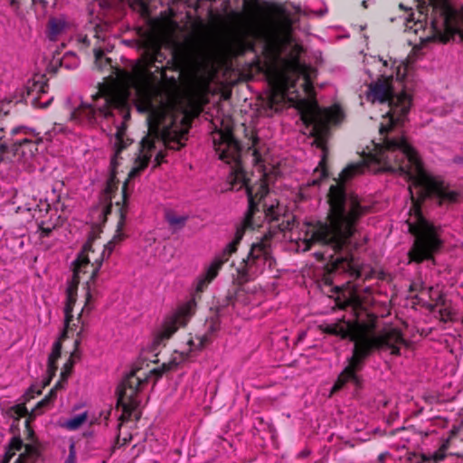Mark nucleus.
<instances>
[{"label":"nucleus","instance_id":"nucleus-61","mask_svg":"<svg viewBox=\"0 0 463 463\" xmlns=\"http://www.w3.org/2000/svg\"><path fill=\"white\" fill-rule=\"evenodd\" d=\"M198 7H199V3H198V2H196V3H195L194 9H195V10H197V9H198Z\"/></svg>","mask_w":463,"mask_h":463},{"label":"nucleus","instance_id":"nucleus-57","mask_svg":"<svg viewBox=\"0 0 463 463\" xmlns=\"http://www.w3.org/2000/svg\"><path fill=\"white\" fill-rule=\"evenodd\" d=\"M368 2H369L368 0H364V1L362 2V6H363L364 8H365V9H366V8H368Z\"/></svg>","mask_w":463,"mask_h":463},{"label":"nucleus","instance_id":"nucleus-34","mask_svg":"<svg viewBox=\"0 0 463 463\" xmlns=\"http://www.w3.org/2000/svg\"><path fill=\"white\" fill-rule=\"evenodd\" d=\"M61 348L62 345L61 340L55 341L52 345V352L49 354V360L58 361L61 354Z\"/></svg>","mask_w":463,"mask_h":463},{"label":"nucleus","instance_id":"nucleus-10","mask_svg":"<svg viewBox=\"0 0 463 463\" xmlns=\"http://www.w3.org/2000/svg\"><path fill=\"white\" fill-rule=\"evenodd\" d=\"M174 58L173 56L165 65L164 62L166 60V55L162 52L159 47L147 51L144 56L143 64L137 65L134 68V81L137 84H145L152 75V69L165 76V71L168 69V65L173 63Z\"/></svg>","mask_w":463,"mask_h":463},{"label":"nucleus","instance_id":"nucleus-41","mask_svg":"<svg viewBox=\"0 0 463 463\" xmlns=\"http://www.w3.org/2000/svg\"><path fill=\"white\" fill-rule=\"evenodd\" d=\"M259 141H260V139L258 137H254L252 138V146H254L252 156H253V161L255 164H259L260 162H261V155L259 152V150L257 148H255V146H257Z\"/></svg>","mask_w":463,"mask_h":463},{"label":"nucleus","instance_id":"nucleus-37","mask_svg":"<svg viewBox=\"0 0 463 463\" xmlns=\"http://www.w3.org/2000/svg\"><path fill=\"white\" fill-rule=\"evenodd\" d=\"M74 362L70 358L64 364L62 371L61 373V382L65 383L69 377V375L71 373L72 367H73Z\"/></svg>","mask_w":463,"mask_h":463},{"label":"nucleus","instance_id":"nucleus-42","mask_svg":"<svg viewBox=\"0 0 463 463\" xmlns=\"http://www.w3.org/2000/svg\"><path fill=\"white\" fill-rule=\"evenodd\" d=\"M23 440L21 439L20 437H13L11 439L9 447L10 449L20 450L23 448Z\"/></svg>","mask_w":463,"mask_h":463},{"label":"nucleus","instance_id":"nucleus-56","mask_svg":"<svg viewBox=\"0 0 463 463\" xmlns=\"http://www.w3.org/2000/svg\"><path fill=\"white\" fill-rule=\"evenodd\" d=\"M47 224L51 225L52 222H55V218H52V216L50 217L48 221H45Z\"/></svg>","mask_w":463,"mask_h":463},{"label":"nucleus","instance_id":"nucleus-44","mask_svg":"<svg viewBox=\"0 0 463 463\" xmlns=\"http://www.w3.org/2000/svg\"><path fill=\"white\" fill-rule=\"evenodd\" d=\"M165 156H166V154L163 150L158 151L155 157V161H156L155 167L160 165L165 161Z\"/></svg>","mask_w":463,"mask_h":463},{"label":"nucleus","instance_id":"nucleus-4","mask_svg":"<svg viewBox=\"0 0 463 463\" xmlns=\"http://www.w3.org/2000/svg\"><path fill=\"white\" fill-rule=\"evenodd\" d=\"M328 332L354 343L352 355L347 358L348 364L338 375L331 392L340 391L349 382L353 383L356 388H361L363 380L357 373L363 370L365 361L374 351L391 350V354L399 356L401 355L400 345L406 344L402 333L397 328L375 335L361 329L348 330L335 326Z\"/></svg>","mask_w":463,"mask_h":463},{"label":"nucleus","instance_id":"nucleus-60","mask_svg":"<svg viewBox=\"0 0 463 463\" xmlns=\"http://www.w3.org/2000/svg\"><path fill=\"white\" fill-rule=\"evenodd\" d=\"M380 61H383V66H387V61H383V59H380Z\"/></svg>","mask_w":463,"mask_h":463},{"label":"nucleus","instance_id":"nucleus-30","mask_svg":"<svg viewBox=\"0 0 463 463\" xmlns=\"http://www.w3.org/2000/svg\"><path fill=\"white\" fill-rule=\"evenodd\" d=\"M152 0H132L133 8L138 9V11L143 14H148L150 12V2Z\"/></svg>","mask_w":463,"mask_h":463},{"label":"nucleus","instance_id":"nucleus-16","mask_svg":"<svg viewBox=\"0 0 463 463\" xmlns=\"http://www.w3.org/2000/svg\"><path fill=\"white\" fill-rule=\"evenodd\" d=\"M70 23L66 15L50 16L46 24L45 35L51 42H56L60 36L67 32Z\"/></svg>","mask_w":463,"mask_h":463},{"label":"nucleus","instance_id":"nucleus-21","mask_svg":"<svg viewBox=\"0 0 463 463\" xmlns=\"http://www.w3.org/2000/svg\"><path fill=\"white\" fill-rule=\"evenodd\" d=\"M326 162V151L324 149L323 156L318 164V166L314 170V173H313L314 175L317 174L318 176L310 178L307 181L308 185H312V186L319 185L321 180L327 176Z\"/></svg>","mask_w":463,"mask_h":463},{"label":"nucleus","instance_id":"nucleus-3","mask_svg":"<svg viewBox=\"0 0 463 463\" xmlns=\"http://www.w3.org/2000/svg\"><path fill=\"white\" fill-rule=\"evenodd\" d=\"M364 170L362 163L350 164L339 175V182L329 190L330 212L328 222H317L310 230L309 241L329 248L332 261L330 272L324 275L326 285L332 286L331 273L352 271L353 250L359 244L354 241L359 219L368 211L361 205L357 195L346 192L345 184Z\"/></svg>","mask_w":463,"mask_h":463},{"label":"nucleus","instance_id":"nucleus-53","mask_svg":"<svg viewBox=\"0 0 463 463\" xmlns=\"http://www.w3.org/2000/svg\"><path fill=\"white\" fill-rule=\"evenodd\" d=\"M440 315L442 317H449L450 313L446 308H444L440 310Z\"/></svg>","mask_w":463,"mask_h":463},{"label":"nucleus","instance_id":"nucleus-22","mask_svg":"<svg viewBox=\"0 0 463 463\" xmlns=\"http://www.w3.org/2000/svg\"><path fill=\"white\" fill-rule=\"evenodd\" d=\"M165 219L175 231L181 230L185 226L188 216H177L173 211H166Z\"/></svg>","mask_w":463,"mask_h":463},{"label":"nucleus","instance_id":"nucleus-63","mask_svg":"<svg viewBox=\"0 0 463 463\" xmlns=\"http://www.w3.org/2000/svg\"><path fill=\"white\" fill-rule=\"evenodd\" d=\"M338 290H339V289H338V287H335V292H338Z\"/></svg>","mask_w":463,"mask_h":463},{"label":"nucleus","instance_id":"nucleus-23","mask_svg":"<svg viewBox=\"0 0 463 463\" xmlns=\"http://www.w3.org/2000/svg\"><path fill=\"white\" fill-rule=\"evenodd\" d=\"M65 218L61 215H58L55 217V222H52L51 225L47 224L45 221H41L38 224L39 230L41 231L42 237H49L52 231L63 224Z\"/></svg>","mask_w":463,"mask_h":463},{"label":"nucleus","instance_id":"nucleus-54","mask_svg":"<svg viewBox=\"0 0 463 463\" xmlns=\"http://www.w3.org/2000/svg\"><path fill=\"white\" fill-rule=\"evenodd\" d=\"M52 378H51V375H49V377L43 382V385L41 386L42 389H43L44 387H46L47 385L50 384L51 381H52Z\"/></svg>","mask_w":463,"mask_h":463},{"label":"nucleus","instance_id":"nucleus-45","mask_svg":"<svg viewBox=\"0 0 463 463\" xmlns=\"http://www.w3.org/2000/svg\"><path fill=\"white\" fill-rule=\"evenodd\" d=\"M36 460H33L31 458H27L26 455L21 454L16 459L15 463H35Z\"/></svg>","mask_w":463,"mask_h":463},{"label":"nucleus","instance_id":"nucleus-14","mask_svg":"<svg viewBox=\"0 0 463 463\" xmlns=\"http://www.w3.org/2000/svg\"><path fill=\"white\" fill-rule=\"evenodd\" d=\"M264 49L272 55H279L289 42V33H281L279 28L272 24L261 30Z\"/></svg>","mask_w":463,"mask_h":463},{"label":"nucleus","instance_id":"nucleus-33","mask_svg":"<svg viewBox=\"0 0 463 463\" xmlns=\"http://www.w3.org/2000/svg\"><path fill=\"white\" fill-rule=\"evenodd\" d=\"M43 207H44V210L46 212H48V210L50 209V204L47 203H43V202H40L39 203H33V205H30V204L26 205L25 210L28 212L33 211L34 213H33V217L35 218L36 217L35 213L43 212Z\"/></svg>","mask_w":463,"mask_h":463},{"label":"nucleus","instance_id":"nucleus-13","mask_svg":"<svg viewBox=\"0 0 463 463\" xmlns=\"http://www.w3.org/2000/svg\"><path fill=\"white\" fill-rule=\"evenodd\" d=\"M238 245L239 244H232V241H230L222 250V253L213 259L212 263L207 267L205 272L197 279V292H203L209 283L217 277L222 265L229 260L231 255L237 250Z\"/></svg>","mask_w":463,"mask_h":463},{"label":"nucleus","instance_id":"nucleus-1","mask_svg":"<svg viewBox=\"0 0 463 463\" xmlns=\"http://www.w3.org/2000/svg\"><path fill=\"white\" fill-rule=\"evenodd\" d=\"M213 147L220 160L231 166V184H241L245 186L248 201L247 210L242 220L236 225L232 244H240L247 230H256L268 222V231L260 241L251 245L246 259L237 268L236 283L242 286L254 280L265 269L275 263L270 252L269 241L279 233L291 231L297 224L296 217L287 214L284 207L278 200L268 203L265 199L269 193L268 184L260 180L254 185L249 184L247 173L244 169L241 155L243 146L230 130H219L217 137L213 138Z\"/></svg>","mask_w":463,"mask_h":463},{"label":"nucleus","instance_id":"nucleus-28","mask_svg":"<svg viewBox=\"0 0 463 463\" xmlns=\"http://www.w3.org/2000/svg\"><path fill=\"white\" fill-rule=\"evenodd\" d=\"M99 231L95 230L94 228L88 234L87 241L84 243L82 250L80 252H84L86 254L94 253L93 249V241L99 237Z\"/></svg>","mask_w":463,"mask_h":463},{"label":"nucleus","instance_id":"nucleus-49","mask_svg":"<svg viewBox=\"0 0 463 463\" xmlns=\"http://www.w3.org/2000/svg\"><path fill=\"white\" fill-rule=\"evenodd\" d=\"M14 455V453H10L9 451H7L5 456H4V459L2 461V463H9L10 459L12 458V457Z\"/></svg>","mask_w":463,"mask_h":463},{"label":"nucleus","instance_id":"nucleus-59","mask_svg":"<svg viewBox=\"0 0 463 463\" xmlns=\"http://www.w3.org/2000/svg\"><path fill=\"white\" fill-rule=\"evenodd\" d=\"M383 458H384V456L383 454L379 456V460L380 461H383Z\"/></svg>","mask_w":463,"mask_h":463},{"label":"nucleus","instance_id":"nucleus-20","mask_svg":"<svg viewBox=\"0 0 463 463\" xmlns=\"http://www.w3.org/2000/svg\"><path fill=\"white\" fill-rule=\"evenodd\" d=\"M93 261H91L90 254H86L84 252H80L77 256V259L74 260V269L72 278L69 281H76L78 285L80 284V275L85 274L89 272V268H91V271L94 267L92 265Z\"/></svg>","mask_w":463,"mask_h":463},{"label":"nucleus","instance_id":"nucleus-43","mask_svg":"<svg viewBox=\"0 0 463 463\" xmlns=\"http://www.w3.org/2000/svg\"><path fill=\"white\" fill-rule=\"evenodd\" d=\"M56 363H57V361H52V360L48 359L47 373L49 375H51V378H52L55 375L56 371L58 369Z\"/></svg>","mask_w":463,"mask_h":463},{"label":"nucleus","instance_id":"nucleus-32","mask_svg":"<svg viewBox=\"0 0 463 463\" xmlns=\"http://www.w3.org/2000/svg\"><path fill=\"white\" fill-rule=\"evenodd\" d=\"M23 454L26 455L27 458H31L33 460L36 461L41 457V451L35 445H26L25 450Z\"/></svg>","mask_w":463,"mask_h":463},{"label":"nucleus","instance_id":"nucleus-18","mask_svg":"<svg viewBox=\"0 0 463 463\" xmlns=\"http://www.w3.org/2000/svg\"><path fill=\"white\" fill-rule=\"evenodd\" d=\"M194 302H188L184 306L181 307L176 314L174 315L170 322L165 323L164 335L170 337L178 328L179 325H184L185 321L181 319L188 318L193 314Z\"/></svg>","mask_w":463,"mask_h":463},{"label":"nucleus","instance_id":"nucleus-7","mask_svg":"<svg viewBox=\"0 0 463 463\" xmlns=\"http://www.w3.org/2000/svg\"><path fill=\"white\" fill-rule=\"evenodd\" d=\"M140 370L139 363L135 364L117 389L118 404L128 417L135 416L137 420L140 418V412H136L141 403L137 394L148 383L150 377L145 373L138 375Z\"/></svg>","mask_w":463,"mask_h":463},{"label":"nucleus","instance_id":"nucleus-48","mask_svg":"<svg viewBox=\"0 0 463 463\" xmlns=\"http://www.w3.org/2000/svg\"><path fill=\"white\" fill-rule=\"evenodd\" d=\"M4 128H0V145L5 141H9L12 138V135L10 134V137H6L5 135H3Z\"/></svg>","mask_w":463,"mask_h":463},{"label":"nucleus","instance_id":"nucleus-2","mask_svg":"<svg viewBox=\"0 0 463 463\" xmlns=\"http://www.w3.org/2000/svg\"><path fill=\"white\" fill-rule=\"evenodd\" d=\"M393 75L381 74L375 81L368 85L366 99L371 103L388 102L389 111L385 117L388 124H382L380 134L384 136V158L388 169L399 173L415 188L419 189L420 199H437L439 204L458 202L459 194L450 190L444 181L426 175L422 172L420 159L415 149L407 141L404 136L388 137V132L396 125L403 123L411 107V98L405 92L395 94L392 86Z\"/></svg>","mask_w":463,"mask_h":463},{"label":"nucleus","instance_id":"nucleus-29","mask_svg":"<svg viewBox=\"0 0 463 463\" xmlns=\"http://www.w3.org/2000/svg\"><path fill=\"white\" fill-rule=\"evenodd\" d=\"M116 140H117L116 145H115L116 151H115L114 156L111 159L112 167H116V165H117L116 157H118V155L132 143L131 139H128V138L125 139L124 137H121L120 139H116Z\"/></svg>","mask_w":463,"mask_h":463},{"label":"nucleus","instance_id":"nucleus-40","mask_svg":"<svg viewBox=\"0 0 463 463\" xmlns=\"http://www.w3.org/2000/svg\"><path fill=\"white\" fill-rule=\"evenodd\" d=\"M76 462V447L75 443L71 442L69 446V455L63 463H75Z\"/></svg>","mask_w":463,"mask_h":463},{"label":"nucleus","instance_id":"nucleus-9","mask_svg":"<svg viewBox=\"0 0 463 463\" xmlns=\"http://www.w3.org/2000/svg\"><path fill=\"white\" fill-rule=\"evenodd\" d=\"M127 219V210H124V208H119V220L117 224V230L116 233L113 236V238L104 245V249L98 256L93 260V270L90 272V279L87 281V298H86V304L83 307L82 311L84 309H90V302L91 299L99 294V291L97 289V279L99 275V271L102 266V263L105 259H109L111 253L114 250L115 245L120 241H122L126 235L123 233L122 230L125 226Z\"/></svg>","mask_w":463,"mask_h":463},{"label":"nucleus","instance_id":"nucleus-50","mask_svg":"<svg viewBox=\"0 0 463 463\" xmlns=\"http://www.w3.org/2000/svg\"><path fill=\"white\" fill-rule=\"evenodd\" d=\"M452 162L457 165H463V156H455L452 158Z\"/></svg>","mask_w":463,"mask_h":463},{"label":"nucleus","instance_id":"nucleus-15","mask_svg":"<svg viewBox=\"0 0 463 463\" xmlns=\"http://www.w3.org/2000/svg\"><path fill=\"white\" fill-rule=\"evenodd\" d=\"M48 88L49 86L46 81L41 80H33L32 82L29 81L26 86V102H30L35 108H47L52 100V98L44 101H42L41 99L43 94L47 93Z\"/></svg>","mask_w":463,"mask_h":463},{"label":"nucleus","instance_id":"nucleus-26","mask_svg":"<svg viewBox=\"0 0 463 463\" xmlns=\"http://www.w3.org/2000/svg\"><path fill=\"white\" fill-rule=\"evenodd\" d=\"M78 282L68 281L66 288V304L74 306L77 300Z\"/></svg>","mask_w":463,"mask_h":463},{"label":"nucleus","instance_id":"nucleus-47","mask_svg":"<svg viewBox=\"0 0 463 463\" xmlns=\"http://www.w3.org/2000/svg\"><path fill=\"white\" fill-rule=\"evenodd\" d=\"M311 454V450L309 449H304L298 454V458H305Z\"/></svg>","mask_w":463,"mask_h":463},{"label":"nucleus","instance_id":"nucleus-46","mask_svg":"<svg viewBox=\"0 0 463 463\" xmlns=\"http://www.w3.org/2000/svg\"><path fill=\"white\" fill-rule=\"evenodd\" d=\"M64 326L66 328L70 327V323L73 320L72 313L64 314Z\"/></svg>","mask_w":463,"mask_h":463},{"label":"nucleus","instance_id":"nucleus-52","mask_svg":"<svg viewBox=\"0 0 463 463\" xmlns=\"http://www.w3.org/2000/svg\"><path fill=\"white\" fill-rule=\"evenodd\" d=\"M103 55L104 54H103L102 51H100V50L97 51L95 53L96 62H98L100 59H102Z\"/></svg>","mask_w":463,"mask_h":463},{"label":"nucleus","instance_id":"nucleus-12","mask_svg":"<svg viewBox=\"0 0 463 463\" xmlns=\"http://www.w3.org/2000/svg\"><path fill=\"white\" fill-rule=\"evenodd\" d=\"M156 140L151 137L149 135L145 136L139 144V155L136 159V166L131 169L128 174V178L126 180L122 186V205L119 208H124V210L128 211V184L129 179L135 178L138 176L142 171H144L152 157L153 152L156 150Z\"/></svg>","mask_w":463,"mask_h":463},{"label":"nucleus","instance_id":"nucleus-6","mask_svg":"<svg viewBox=\"0 0 463 463\" xmlns=\"http://www.w3.org/2000/svg\"><path fill=\"white\" fill-rule=\"evenodd\" d=\"M409 231L414 237L413 243L408 251L409 263L420 264L424 261L435 263V255L443 247L440 227L434 225L420 213L417 221L409 224Z\"/></svg>","mask_w":463,"mask_h":463},{"label":"nucleus","instance_id":"nucleus-25","mask_svg":"<svg viewBox=\"0 0 463 463\" xmlns=\"http://www.w3.org/2000/svg\"><path fill=\"white\" fill-rule=\"evenodd\" d=\"M178 363L175 360L170 361L167 364H163L160 367L152 369L149 372L151 376L155 377V381L159 380L165 373L175 371L178 367Z\"/></svg>","mask_w":463,"mask_h":463},{"label":"nucleus","instance_id":"nucleus-27","mask_svg":"<svg viewBox=\"0 0 463 463\" xmlns=\"http://www.w3.org/2000/svg\"><path fill=\"white\" fill-rule=\"evenodd\" d=\"M86 420L87 412L85 411L67 420L65 426L70 430H75L79 429L83 424V422L86 421Z\"/></svg>","mask_w":463,"mask_h":463},{"label":"nucleus","instance_id":"nucleus-36","mask_svg":"<svg viewBox=\"0 0 463 463\" xmlns=\"http://www.w3.org/2000/svg\"><path fill=\"white\" fill-rule=\"evenodd\" d=\"M42 393V387H39L36 384L31 385L26 392L24 394L23 398L24 402H29L31 399L34 397L35 394H41Z\"/></svg>","mask_w":463,"mask_h":463},{"label":"nucleus","instance_id":"nucleus-55","mask_svg":"<svg viewBox=\"0 0 463 463\" xmlns=\"http://www.w3.org/2000/svg\"><path fill=\"white\" fill-rule=\"evenodd\" d=\"M67 330H68V328H66V327H65V328H64V330H63V332H62V334H61V338H60L59 340H61V339H63V338H66V337H67Z\"/></svg>","mask_w":463,"mask_h":463},{"label":"nucleus","instance_id":"nucleus-17","mask_svg":"<svg viewBox=\"0 0 463 463\" xmlns=\"http://www.w3.org/2000/svg\"><path fill=\"white\" fill-rule=\"evenodd\" d=\"M112 168L115 169V167H112ZM118 183H119V181L117 178L116 172H115V170H112V172L110 173V175L107 181L106 186H105L104 190L102 191V200H103V203L105 205L103 206L99 215H102L105 219L107 218V216L109 214L111 213V211H112L111 200H112L114 194L118 190Z\"/></svg>","mask_w":463,"mask_h":463},{"label":"nucleus","instance_id":"nucleus-5","mask_svg":"<svg viewBox=\"0 0 463 463\" xmlns=\"http://www.w3.org/2000/svg\"><path fill=\"white\" fill-rule=\"evenodd\" d=\"M92 103L81 102L76 108L71 117L82 125L95 127L100 124L103 119L113 118L116 124V113L121 116L122 122L116 125V139L125 137L127 122L130 119V101L128 92L116 89L99 91L92 96Z\"/></svg>","mask_w":463,"mask_h":463},{"label":"nucleus","instance_id":"nucleus-11","mask_svg":"<svg viewBox=\"0 0 463 463\" xmlns=\"http://www.w3.org/2000/svg\"><path fill=\"white\" fill-rule=\"evenodd\" d=\"M435 32L442 35L444 42L455 39L458 36L463 41V13H458L451 8H445L440 12L439 18L432 22Z\"/></svg>","mask_w":463,"mask_h":463},{"label":"nucleus","instance_id":"nucleus-62","mask_svg":"<svg viewBox=\"0 0 463 463\" xmlns=\"http://www.w3.org/2000/svg\"><path fill=\"white\" fill-rule=\"evenodd\" d=\"M110 62H111L110 59L109 58H106V63L110 64Z\"/></svg>","mask_w":463,"mask_h":463},{"label":"nucleus","instance_id":"nucleus-38","mask_svg":"<svg viewBox=\"0 0 463 463\" xmlns=\"http://www.w3.org/2000/svg\"><path fill=\"white\" fill-rule=\"evenodd\" d=\"M219 328H220L219 320L217 318H212L211 321H209L207 324V331H206L205 336H207V335H212V334L215 333L217 330H219Z\"/></svg>","mask_w":463,"mask_h":463},{"label":"nucleus","instance_id":"nucleus-24","mask_svg":"<svg viewBox=\"0 0 463 463\" xmlns=\"http://www.w3.org/2000/svg\"><path fill=\"white\" fill-rule=\"evenodd\" d=\"M26 402H27L24 401L23 403L16 404L14 406H13L11 408V410L17 416L14 420V422H18L20 420V417L29 416V419H27L25 421L26 428L29 429L30 428V420H31V419H33L34 417H33V414H31V411H29L28 409L26 408V406H25Z\"/></svg>","mask_w":463,"mask_h":463},{"label":"nucleus","instance_id":"nucleus-31","mask_svg":"<svg viewBox=\"0 0 463 463\" xmlns=\"http://www.w3.org/2000/svg\"><path fill=\"white\" fill-rule=\"evenodd\" d=\"M162 142H163L165 149H169V150L178 151L184 146V144L182 143L177 138L163 139Z\"/></svg>","mask_w":463,"mask_h":463},{"label":"nucleus","instance_id":"nucleus-19","mask_svg":"<svg viewBox=\"0 0 463 463\" xmlns=\"http://www.w3.org/2000/svg\"><path fill=\"white\" fill-rule=\"evenodd\" d=\"M327 112H324L318 106L310 107L302 113V119L307 125L313 126L316 130L326 125Z\"/></svg>","mask_w":463,"mask_h":463},{"label":"nucleus","instance_id":"nucleus-51","mask_svg":"<svg viewBox=\"0 0 463 463\" xmlns=\"http://www.w3.org/2000/svg\"><path fill=\"white\" fill-rule=\"evenodd\" d=\"M73 307H74V306H72V305H70V304H66V303H65V307H64V314L72 313Z\"/></svg>","mask_w":463,"mask_h":463},{"label":"nucleus","instance_id":"nucleus-58","mask_svg":"<svg viewBox=\"0 0 463 463\" xmlns=\"http://www.w3.org/2000/svg\"><path fill=\"white\" fill-rule=\"evenodd\" d=\"M74 345H75V347L77 348L79 346V345H80V341L79 340H75Z\"/></svg>","mask_w":463,"mask_h":463},{"label":"nucleus","instance_id":"nucleus-35","mask_svg":"<svg viewBox=\"0 0 463 463\" xmlns=\"http://www.w3.org/2000/svg\"><path fill=\"white\" fill-rule=\"evenodd\" d=\"M52 402H50V398H47L46 396L40 401L36 406L31 411V414H33V417H35L38 414H41L43 412V410L46 407H48Z\"/></svg>","mask_w":463,"mask_h":463},{"label":"nucleus","instance_id":"nucleus-64","mask_svg":"<svg viewBox=\"0 0 463 463\" xmlns=\"http://www.w3.org/2000/svg\"><path fill=\"white\" fill-rule=\"evenodd\" d=\"M96 257H94V255H91V261H93V260L95 259Z\"/></svg>","mask_w":463,"mask_h":463},{"label":"nucleus","instance_id":"nucleus-39","mask_svg":"<svg viewBox=\"0 0 463 463\" xmlns=\"http://www.w3.org/2000/svg\"><path fill=\"white\" fill-rule=\"evenodd\" d=\"M63 382H61V380H60L55 385L53 388L51 389V391L49 392L48 395H46L47 398H50V402L52 403L54 402V400L56 399L57 397V390L58 389H61L63 388Z\"/></svg>","mask_w":463,"mask_h":463},{"label":"nucleus","instance_id":"nucleus-8","mask_svg":"<svg viewBox=\"0 0 463 463\" xmlns=\"http://www.w3.org/2000/svg\"><path fill=\"white\" fill-rule=\"evenodd\" d=\"M12 138L0 145V161L5 154L13 153L14 156L24 162L32 159L37 152L36 143L29 137H35L33 128L18 126L11 130Z\"/></svg>","mask_w":463,"mask_h":463}]
</instances>
